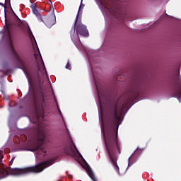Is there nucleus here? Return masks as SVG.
<instances>
[{"label": "nucleus", "instance_id": "nucleus-12", "mask_svg": "<svg viewBox=\"0 0 181 181\" xmlns=\"http://www.w3.org/2000/svg\"><path fill=\"white\" fill-rule=\"evenodd\" d=\"M87 173L88 176L90 177V179L93 180V181H98L97 178H95V175H94V173L91 170H87Z\"/></svg>", "mask_w": 181, "mask_h": 181}, {"label": "nucleus", "instance_id": "nucleus-15", "mask_svg": "<svg viewBox=\"0 0 181 181\" xmlns=\"http://www.w3.org/2000/svg\"><path fill=\"white\" fill-rule=\"evenodd\" d=\"M37 80L38 81L39 86H40V83H42V81L40 80V76H37Z\"/></svg>", "mask_w": 181, "mask_h": 181}, {"label": "nucleus", "instance_id": "nucleus-1", "mask_svg": "<svg viewBox=\"0 0 181 181\" xmlns=\"http://www.w3.org/2000/svg\"><path fill=\"white\" fill-rule=\"evenodd\" d=\"M108 112L105 125L104 119L101 118L100 129L109 159H110L115 171L119 172V167L117 163V160H118L117 155L121 153V145L118 141V122L121 119V116L118 115V101L110 103Z\"/></svg>", "mask_w": 181, "mask_h": 181}, {"label": "nucleus", "instance_id": "nucleus-19", "mask_svg": "<svg viewBox=\"0 0 181 181\" xmlns=\"http://www.w3.org/2000/svg\"><path fill=\"white\" fill-rule=\"evenodd\" d=\"M8 3H9V4H11V0H5L6 4V2H8Z\"/></svg>", "mask_w": 181, "mask_h": 181}, {"label": "nucleus", "instance_id": "nucleus-14", "mask_svg": "<svg viewBox=\"0 0 181 181\" xmlns=\"http://www.w3.org/2000/svg\"><path fill=\"white\" fill-rule=\"evenodd\" d=\"M66 69H67L68 70H71V65L70 64L69 62H68L66 65Z\"/></svg>", "mask_w": 181, "mask_h": 181}, {"label": "nucleus", "instance_id": "nucleus-4", "mask_svg": "<svg viewBox=\"0 0 181 181\" xmlns=\"http://www.w3.org/2000/svg\"><path fill=\"white\" fill-rule=\"evenodd\" d=\"M80 11H81V4L79 6L78 11L76 15V18L74 25V30L77 33L76 40H78L79 42H80V38L78 37L79 35L81 36H83L84 37H88V35H89L88 30H87V26H86V25L81 23H78V16L80 15Z\"/></svg>", "mask_w": 181, "mask_h": 181}, {"label": "nucleus", "instance_id": "nucleus-16", "mask_svg": "<svg viewBox=\"0 0 181 181\" xmlns=\"http://www.w3.org/2000/svg\"><path fill=\"white\" fill-rule=\"evenodd\" d=\"M71 144L74 145V147L75 148L76 152H78V153H80V152H78V150L77 149V147H76V145L74 144L72 140H71Z\"/></svg>", "mask_w": 181, "mask_h": 181}, {"label": "nucleus", "instance_id": "nucleus-3", "mask_svg": "<svg viewBox=\"0 0 181 181\" xmlns=\"http://www.w3.org/2000/svg\"><path fill=\"white\" fill-rule=\"evenodd\" d=\"M45 139H46V134L45 133V131H39L36 136V141L33 144L30 151L31 152H36V151L40 150V151L44 153V155H46V149H45V148H42L45 142Z\"/></svg>", "mask_w": 181, "mask_h": 181}, {"label": "nucleus", "instance_id": "nucleus-2", "mask_svg": "<svg viewBox=\"0 0 181 181\" xmlns=\"http://www.w3.org/2000/svg\"><path fill=\"white\" fill-rule=\"evenodd\" d=\"M3 158L4 156L2 155V151H0V162L2 161ZM52 163L53 160H48L42 162L35 166L28 167L25 168H12L10 170H2L0 168V179H4V177H6V176H8V175L17 176L18 175H24L25 173H40V172H43V170L47 168H49V166H52Z\"/></svg>", "mask_w": 181, "mask_h": 181}, {"label": "nucleus", "instance_id": "nucleus-5", "mask_svg": "<svg viewBox=\"0 0 181 181\" xmlns=\"http://www.w3.org/2000/svg\"><path fill=\"white\" fill-rule=\"evenodd\" d=\"M14 15L16 16L15 21L16 22L11 21L8 24L6 22V31L5 33L7 35L9 39H11L12 35L11 34V30L13 29L16 26H21V23L22 21L18 18V16L14 13Z\"/></svg>", "mask_w": 181, "mask_h": 181}, {"label": "nucleus", "instance_id": "nucleus-17", "mask_svg": "<svg viewBox=\"0 0 181 181\" xmlns=\"http://www.w3.org/2000/svg\"><path fill=\"white\" fill-rule=\"evenodd\" d=\"M50 9L52 11V13H54V7H53V5L50 6Z\"/></svg>", "mask_w": 181, "mask_h": 181}, {"label": "nucleus", "instance_id": "nucleus-26", "mask_svg": "<svg viewBox=\"0 0 181 181\" xmlns=\"http://www.w3.org/2000/svg\"><path fill=\"white\" fill-rule=\"evenodd\" d=\"M71 40H74L73 37H71Z\"/></svg>", "mask_w": 181, "mask_h": 181}, {"label": "nucleus", "instance_id": "nucleus-10", "mask_svg": "<svg viewBox=\"0 0 181 181\" xmlns=\"http://www.w3.org/2000/svg\"><path fill=\"white\" fill-rule=\"evenodd\" d=\"M139 95V88H134L130 93V101H132L134 98H136Z\"/></svg>", "mask_w": 181, "mask_h": 181}, {"label": "nucleus", "instance_id": "nucleus-11", "mask_svg": "<svg viewBox=\"0 0 181 181\" xmlns=\"http://www.w3.org/2000/svg\"><path fill=\"white\" fill-rule=\"evenodd\" d=\"M33 13L36 16H40V13H39V11H37V8H36V4H33L30 6Z\"/></svg>", "mask_w": 181, "mask_h": 181}, {"label": "nucleus", "instance_id": "nucleus-20", "mask_svg": "<svg viewBox=\"0 0 181 181\" xmlns=\"http://www.w3.org/2000/svg\"><path fill=\"white\" fill-rule=\"evenodd\" d=\"M13 159L14 158H12V160H11V163H10L11 165H12V163H13Z\"/></svg>", "mask_w": 181, "mask_h": 181}, {"label": "nucleus", "instance_id": "nucleus-23", "mask_svg": "<svg viewBox=\"0 0 181 181\" xmlns=\"http://www.w3.org/2000/svg\"><path fill=\"white\" fill-rule=\"evenodd\" d=\"M59 114H60V112H62V111L60 110V109H59Z\"/></svg>", "mask_w": 181, "mask_h": 181}, {"label": "nucleus", "instance_id": "nucleus-7", "mask_svg": "<svg viewBox=\"0 0 181 181\" xmlns=\"http://www.w3.org/2000/svg\"><path fill=\"white\" fill-rule=\"evenodd\" d=\"M173 94H174V97H175V98H177L178 100L179 98H181V84L180 83H177V82H176L173 88Z\"/></svg>", "mask_w": 181, "mask_h": 181}, {"label": "nucleus", "instance_id": "nucleus-8", "mask_svg": "<svg viewBox=\"0 0 181 181\" xmlns=\"http://www.w3.org/2000/svg\"><path fill=\"white\" fill-rule=\"evenodd\" d=\"M101 4L105 8V9H107L109 12H112L113 13L117 12V11L114 10L115 9V6H113L112 7H110L111 6V1H102Z\"/></svg>", "mask_w": 181, "mask_h": 181}, {"label": "nucleus", "instance_id": "nucleus-24", "mask_svg": "<svg viewBox=\"0 0 181 181\" xmlns=\"http://www.w3.org/2000/svg\"><path fill=\"white\" fill-rule=\"evenodd\" d=\"M35 57L36 58V54H34Z\"/></svg>", "mask_w": 181, "mask_h": 181}, {"label": "nucleus", "instance_id": "nucleus-9", "mask_svg": "<svg viewBox=\"0 0 181 181\" xmlns=\"http://www.w3.org/2000/svg\"><path fill=\"white\" fill-rule=\"evenodd\" d=\"M10 47L11 49V52L13 54V55L15 56V58L16 59V60L18 62V63H20L21 64H22V59H21V57H19V54H18V52H16V50H15V47H13V44L12 43L11 41H10Z\"/></svg>", "mask_w": 181, "mask_h": 181}, {"label": "nucleus", "instance_id": "nucleus-22", "mask_svg": "<svg viewBox=\"0 0 181 181\" xmlns=\"http://www.w3.org/2000/svg\"><path fill=\"white\" fill-rule=\"evenodd\" d=\"M98 97H100V93L98 91Z\"/></svg>", "mask_w": 181, "mask_h": 181}, {"label": "nucleus", "instance_id": "nucleus-13", "mask_svg": "<svg viewBox=\"0 0 181 181\" xmlns=\"http://www.w3.org/2000/svg\"><path fill=\"white\" fill-rule=\"evenodd\" d=\"M25 74L27 76L29 87H30V88H32V87H33V83H32V79H30V77H29V75L28 74L27 72L25 73Z\"/></svg>", "mask_w": 181, "mask_h": 181}, {"label": "nucleus", "instance_id": "nucleus-6", "mask_svg": "<svg viewBox=\"0 0 181 181\" xmlns=\"http://www.w3.org/2000/svg\"><path fill=\"white\" fill-rule=\"evenodd\" d=\"M45 25L47 28H52L54 25H56V15H52L51 16L47 17L44 21Z\"/></svg>", "mask_w": 181, "mask_h": 181}, {"label": "nucleus", "instance_id": "nucleus-18", "mask_svg": "<svg viewBox=\"0 0 181 181\" xmlns=\"http://www.w3.org/2000/svg\"><path fill=\"white\" fill-rule=\"evenodd\" d=\"M0 6H4V8H6V4H4V3H0Z\"/></svg>", "mask_w": 181, "mask_h": 181}, {"label": "nucleus", "instance_id": "nucleus-21", "mask_svg": "<svg viewBox=\"0 0 181 181\" xmlns=\"http://www.w3.org/2000/svg\"><path fill=\"white\" fill-rule=\"evenodd\" d=\"M116 9H117V11H119V7H116Z\"/></svg>", "mask_w": 181, "mask_h": 181}, {"label": "nucleus", "instance_id": "nucleus-25", "mask_svg": "<svg viewBox=\"0 0 181 181\" xmlns=\"http://www.w3.org/2000/svg\"><path fill=\"white\" fill-rule=\"evenodd\" d=\"M37 121H39V119H37Z\"/></svg>", "mask_w": 181, "mask_h": 181}]
</instances>
